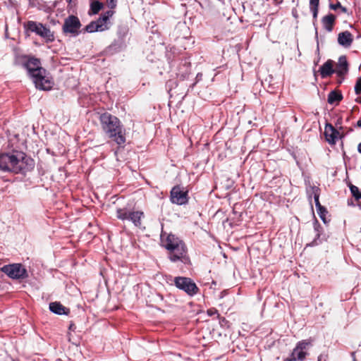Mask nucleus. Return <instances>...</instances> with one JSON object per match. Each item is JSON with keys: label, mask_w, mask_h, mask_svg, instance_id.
Wrapping results in <instances>:
<instances>
[{"label": "nucleus", "mask_w": 361, "mask_h": 361, "mask_svg": "<svg viewBox=\"0 0 361 361\" xmlns=\"http://www.w3.org/2000/svg\"><path fill=\"white\" fill-rule=\"evenodd\" d=\"M357 103L361 104V98H357L355 100Z\"/></svg>", "instance_id": "obj_39"}, {"label": "nucleus", "mask_w": 361, "mask_h": 361, "mask_svg": "<svg viewBox=\"0 0 361 361\" xmlns=\"http://www.w3.org/2000/svg\"><path fill=\"white\" fill-rule=\"evenodd\" d=\"M339 8H341L342 12H343V13H346L347 12V8L345 7H343V6H341V7H340Z\"/></svg>", "instance_id": "obj_37"}, {"label": "nucleus", "mask_w": 361, "mask_h": 361, "mask_svg": "<svg viewBox=\"0 0 361 361\" xmlns=\"http://www.w3.org/2000/svg\"><path fill=\"white\" fill-rule=\"evenodd\" d=\"M104 4L100 0H90V9L88 11V15L92 16L99 13L103 9Z\"/></svg>", "instance_id": "obj_19"}, {"label": "nucleus", "mask_w": 361, "mask_h": 361, "mask_svg": "<svg viewBox=\"0 0 361 361\" xmlns=\"http://www.w3.org/2000/svg\"><path fill=\"white\" fill-rule=\"evenodd\" d=\"M26 32H35L45 40L47 43L53 42L55 40L54 32L49 27L41 23L28 20L23 25Z\"/></svg>", "instance_id": "obj_4"}, {"label": "nucleus", "mask_w": 361, "mask_h": 361, "mask_svg": "<svg viewBox=\"0 0 361 361\" xmlns=\"http://www.w3.org/2000/svg\"><path fill=\"white\" fill-rule=\"evenodd\" d=\"M319 0H310V8L312 13L314 21L317 20L319 12Z\"/></svg>", "instance_id": "obj_22"}, {"label": "nucleus", "mask_w": 361, "mask_h": 361, "mask_svg": "<svg viewBox=\"0 0 361 361\" xmlns=\"http://www.w3.org/2000/svg\"><path fill=\"white\" fill-rule=\"evenodd\" d=\"M81 25L79 18L75 16L71 15L64 20L62 31L64 34H71L76 36L79 34Z\"/></svg>", "instance_id": "obj_10"}, {"label": "nucleus", "mask_w": 361, "mask_h": 361, "mask_svg": "<svg viewBox=\"0 0 361 361\" xmlns=\"http://www.w3.org/2000/svg\"><path fill=\"white\" fill-rule=\"evenodd\" d=\"M305 359V358H304L302 353L295 354L292 352L288 357L283 360V361H303Z\"/></svg>", "instance_id": "obj_24"}, {"label": "nucleus", "mask_w": 361, "mask_h": 361, "mask_svg": "<svg viewBox=\"0 0 361 361\" xmlns=\"http://www.w3.org/2000/svg\"><path fill=\"white\" fill-rule=\"evenodd\" d=\"M35 87L40 90H51L54 85V81L47 75V71L44 68V72H39L34 74L32 77Z\"/></svg>", "instance_id": "obj_8"}, {"label": "nucleus", "mask_w": 361, "mask_h": 361, "mask_svg": "<svg viewBox=\"0 0 361 361\" xmlns=\"http://www.w3.org/2000/svg\"><path fill=\"white\" fill-rule=\"evenodd\" d=\"M353 42V36L349 31L340 32L338 35V42L339 44L348 47Z\"/></svg>", "instance_id": "obj_15"}, {"label": "nucleus", "mask_w": 361, "mask_h": 361, "mask_svg": "<svg viewBox=\"0 0 361 361\" xmlns=\"http://www.w3.org/2000/svg\"><path fill=\"white\" fill-rule=\"evenodd\" d=\"M49 310L56 314H66L68 315L70 312V310L64 307L59 302H53L49 304Z\"/></svg>", "instance_id": "obj_17"}, {"label": "nucleus", "mask_w": 361, "mask_h": 361, "mask_svg": "<svg viewBox=\"0 0 361 361\" xmlns=\"http://www.w3.org/2000/svg\"><path fill=\"white\" fill-rule=\"evenodd\" d=\"M1 271L12 279H25L28 277L26 269L21 264L4 265Z\"/></svg>", "instance_id": "obj_6"}, {"label": "nucleus", "mask_w": 361, "mask_h": 361, "mask_svg": "<svg viewBox=\"0 0 361 361\" xmlns=\"http://www.w3.org/2000/svg\"><path fill=\"white\" fill-rule=\"evenodd\" d=\"M357 126L360 128H361V119L359 120L357 122Z\"/></svg>", "instance_id": "obj_38"}, {"label": "nucleus", "mask_w": 361, "mask_h": 361, "mask_svg": "<svg viewBox=\"0 0 361 361\" xmlns=\"http://www.w3.org/2000/svg\"><path fill=\"white\" fill-rule=\"evenodd\" d=\"M130 212H128L126 208L117 209L116 216L118 219L121 220H129Z\"/></svg>", "instance_id": "obj_23"}, {"label": "nucleus", "mask_w": 361, "mask_h": 361, "mask_svg": "<svg viewBox=\"0 0 361 361\" xmlns=\"http://www.w3.org/2000/svg\"><path fill=\"white\" fill-rule=\"evenodd\" d=\"M317 361H322V356L321 355L318 357V360Z\"/></svg>", "instance_id": "obj_40"}, {"label": "nucleus", "mask_w": 361, "mask_h": 361, "mask_svg": "<svg viewBox=\"0 0 361 361\" xmlns=\"http://www.w3.org/2000/svg\"><path fill=\"white\" fill-rule=\"evenodd\" d=\"M114 11L109 10L101 14V16L94 22L98 25L100 32L107 30L110 28L111 23L110 18L114 14Z\"/></svg>", "instance_id": "obj_11"}, {"label": "nucleus", "mask_w": 361, "mask_h": 361, "mask_svg": "<svg viewBox=\"0 0 361 361\" xmlns=\"http://www.w3.org/2000/svg\"><path fill=\"white\" fill-rule=\"evenodd\" d=\"M335 20L336 16L332 13H329L322 18V23L325 30L328 32H331L334 29Z\"/></svg>", "instance_id": "obj_18"}, {"label": "nucleus", "mask_w": 361, "mask_h": 361, "mask_svg": "<svg viewBox=\"0 0 361 361\" xmlns=\"http://www.w3.org/2000/svg\"><path fill=\"white\" fill-rule=\"evenodd\" d=\"M117 0H106V4L110 10L114 11L116 7Z\"/></svg>", "instance_id": "obj_30"}, {"label": "nucleus", "mask_w": 361, "mask_h": 361, "mask_svg": "<svg viewBox=\"0 0 361 361\" xmlns=\"http://www.w3.org/2000/svg\"><path fill=\"white\" fill-rule=\"evenodd\" d=\"M351 356L353 357V361H357V359H356V357H355V352L351 353Z\"/></svg>", "instance_id": "obj_34"}, {"label": "nucleus", "mask_w": 361, "mask_h": 361, "mask_svg": "<svg viewBox=\"0 0 361 361\" xmlns=\"http://www.w3.org/2000/svg\"><path fill=\"white\" fill-rule=\"evenodd\" d=\"M343 99V94L340 90H334L329 92L327 102L330 104H338Z\"/></svg>", "instance_id": "obj_20"}, {"label": "nucleus", "mask_w": 361, "mask_h": 361, "mask_svg": "<svg viewBox=\"0 0 361 361\" xmlns=\"http://www.w3.org/2000/svg\"><path fill=\"white\" fill-rule=\"evenodd\" d=\"M348 187L352 193V195L355 197V199L357 200H360L361 191L359 190V188L357 186L353 185L351 183L348 184Z\"/></svg>", "instance_id": "obj_25"}, {"label": "nucleus", "mask_w": 361, "mask_h": 361, "mask_svg": "<svg viewBox=\"0 0 361 361\" xmlns=\"http://www.w3.org/2000/svg\"><path fill=\"white\" fill-rule=\"evenodd\" d=\"M319 72L320 73L322 78H326L331 76L335 73L334 69V61L331 59L327 60L319 68Z\"/></svg>", "instance_id": "obj_14"}, {"label": "nucleus", "mask_w": 361, "mask_h": 361, "mask_svg": "<svg viewBox=\"0 0 361 361\" xmlns=\"http://www.w3.org/2000/svg\"><path fill=\"white\" fill-rule=\"evenodd\" d=\"M311 343L312 341L310 339L299 341L292 352L295 354L302 353L304 355V358H306V356L308 355L307 350L308 346L311 345Z\"/></svg>", "instance_id": "obj_16"}, {"label": "nucleus", "mask_w": 361, "mask_h": 361, "mask_svg": "<svg viewBox=\"0 0 361 361\" xmlns=\"http://www.w3.org/2000/svg\"><path fill=\"white\" fill-rule=\"evenodd\" d=\"M75 326L74 324H71L70 326H69V329L71 330H75Z\"/></svg>", "instance_id": "obj_35"}, {"label": "nucleus", "mask_w": 361, "mask_h": 361, "mask_svg": "<svg viewBox=\"0 0 361 361\" xmlns=\"http://www.w3.org/2000/svg\"><path fill=\"white\" fill-rule=\"evenodd\" d=\"M357 151L361 154V142L357 145Z\"/></svg>", "instance_id": "obj_36"}, {"label": "nucleus", "mask_w": 361, "mask_h": 361, "mask_svg": "<svg viewBox=\"0 0 361 361\" xmlns=\"http://www.w3.org/2000/svg\"><path fill=\"white\" fill-rule=\"evenodd\" d=\"M35 163L33 159L24 152L13 151L0 154V170L15 174H25L32 171Z\"/></svg>", "instance_id": "obj_1"}, {"label": "nucleus", "mask_w": 361, "mask_h": 361, "mask_svg": "<svg viewBox=\"0 0 361 361\" xmlns=\"http://www.w3.org/2000/svg\"><path fill=\"white\" fill-rule=\"evenodd\" d=\"M355 92L357 95L361 94V76L359 77L356 81L355 85Z\"/></svg>", "instance_id": "obj_29"}, {"label": "nucleus", "mask_w": 361, "mask_h": 361, "mask_svg": "<svg viewBox=\"0 0 361 361\" xmlns=\"http://www.w3.org/2000/svg\"><path fill=\"white\" fill-rule=\"evenodd\" d=\"M170 200L172 203L178 205L187 204L189 200L188 191L180 185H175L171 190Z\"/></svg>", "instance_id": "obj_9"}, {"label": "nucleus", "mask_w": 361, "mask_h": 361, "mask_svg": "<svg viewBox=\"0 0 361 361\" xmlns=\"http://www.w3.org/2000/svg\"><path fill=\"white\" fill-rule=\"evenodd\" d=\"M85 30L87 32H100V29H99L98 25H96L94 20L90 22L88 25H87L85 27Z\"/></svg>", "instance_id": "obj_26"}, {"label": "nucleus", "mask_w": 361, "mask_h": 361, "mask_svg": "<svg viewBox=\"0 0 361 361\" xmlns=\"http://www.w3.org/2000/svg\"><path fill=\"white\" fill-rule=\"evenodd\" d=\"M314 202H315V205H316V207H317V209H319V207H323L322 205H321L320 202H319V193L317 192H314Z\"/></svg>", "instance_id": "obj_31"}, {"label": "nucleus", "mask_w": 361, "mask_h": 361, "mask_svg": "<svg viewBox=\"0 0 361 361\" xmlns=\"http://www.w3.org/2000/svg\"><path fill=\"white\" fill-rule=\"evenodd\" d=\"M339 135V132L330 123H326L325 126L324 135L326 141L331 144L334 145L336 139Z\"/></svg>", "instance_id": "obj_13"}, {"label": "nucleus", "mask_w": 361, "mask_h": 361, "mask_svg": "<svg viewBox=\"0 0 361 361\" xmlns=\"http://www.w3.org/2000/svg\"><path fill=\"white\" fill-rule=\"evenodd\" d=\"M314 230L315 231L317 232V235H316V238L314 239V240L312 242V243H316V240L317 239H319L320 238V235H321V231L322 230V227L321 226V225L319 224L318 221L317 220H315V222H314Z\"/></svg>", "instance_id": "obj_27"}, {"label": "nucleus", "mask_w": 361, "mask_h": 361, "mask_svg": "<svg viewBox=\"0 0 361 361\" xmlns=\"http://www.w3.org/2000/svg\"><path fill=\"white\" fill-rule=\"evenodd\" d=\"M142 218H144V213L142 212H130L129 220L131 221L135 226L140 227L141 226Z\"/></svg>", "instance_id": "obj_21"}, {"label": "nucleus", "mask_w": 361, "mask_h": 361, "mask_svg": "<svg viewBox=\"0 0 361 361\" xmlns=\"http://www.w3.org/2000/svg\"><path fill=\"white\" fill-rule=\"evenodd\" d=\"M16 62L25 68L30 77L39 72H44L40 59L35 56L20 54L16 56Z\"/></svg>", "instance_id": "obj_5"}, {"label": "nucleus", "mask_w": 361, "mask_h": 361, "mask_svg": "<svg viewBox=\"0 0 361 361\" xmlns=\"http://www.w3.org/2000/svg\"><path fill=\"white\" fill-rule=\"evenodd\" d=\"M207 314L209 316H213L214 314H218L219 315V313H218V310H216L215 308H211V309H209L207 310Z\"/></svg>", "instance_id": "obj_32"}, {"label": "nucleus", "mask_w": 361, "mask_h": 361, "mask_svg": "<svg viewBox=\"0 0 361 361\" xmlns=\"http://www.w3.org/2000/svg\"><path fill=\"white\" fill-rule=\"evenodd\" d=\"M334 71L337 74V75L341 78V80L338 81V83L341 84L344 78L345 75L348 71V63L345 56H343L339 58L338 63L336 65Z\"/></svg>", "instance_id": "obj_12"}, {"label": "nucleus", "mask_w": 361, "mask_h": 361, "mask_svg": "<svg viewBox=\"0 0 361 361\" xmlns=\"http://www.w3.org/2000/svg\"><path fill=\"white\" fill-rule=\"evenodd\" d=\"M317 213H318L319 217L321 218V219L326 224V215L328 213V211L326 210V209L324 207H321V208L319 207V209H317Z\"/></svg>", "instance_id": "obj_28"}, {"label": "nucleus", "mask_w": 361, "mask_h": 361, "mask_svg": "<svg viewBox=\"0 0 361 361\" xmlns=\"http://www.w3.org/2000/svg\"><path fill=\"white\" fill-rule=\"evenodd\" d=\"M161 245L168 251L169 259L171 262L180 261L184 264L190 262V258L188 256V248L185 243L176 235L161 233Z\"/></svg>", "instance_id": "obj_3"}, {"label": "nucleus", "mask_w": 361, "mask_h": 361, "mask_svg": "<svg viewBox=\"0 0 361 361\" xmlns=\"http://www.w3.org/2000/svg\"><path fill=\"white\" fill-rule=\"evenodd\" d=\"M99 121L104 135L118 147L123 148L126 142V130L120 119L109 112H104L99 114Z\"/></svg>", "instance_id": "obj_2"}, {"label": "nucleus", "mask_w": 361, "mask_h": 361, "mask_svg": "<svg viewBox=\"0 0 361 361\" xmlns=\"http://www.w3.org/2000/svg\"><path fill=\"white\" fill-rule=\"evenodd\" d=\"M329 7L332 10H336V9L339 8L340 7H341V4L339 1H338L337 4H330Z\"/></svg>", "instance_id": "obj_33"}, {"label": "nucleus", "mask_w": 361, "mask_h": 361, "mask_svg": "<svg viewBox=\"0 0 361 361\" xmlns=\"http://www.w3.org/2000/svg\"><path fill=\"white\" fill-rule=\"evenodd\" d=\"M173 282L178 289L183 290L190 296L197 294L200 290L195 283L190 278L176 276L174 278Z\"/></svg>", "instance_id": "obj_7"}]
</instances>
